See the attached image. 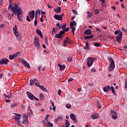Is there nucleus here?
<instances>
[{
  "mask_svg": "<svg viewBox=\"0 0 127 127\" xmlns=\"http://www.w3.org/2000/svg\"><path fill=\"white\" fill-rule=\"evenodd\" d=\"M70 28L72 29L71 31L72 33H74V32H75V31H76V27H70Z\"/></svg>",
  "mask_w": 127,
  "mask_h": 127,
  "instance_id": "obj_35",
  "label": "nucleus"
},
{
  "mask_svg": "<svg viewBox=\"0 0 127 127\" xmlns=\"http://www.w3.org/2000/svg\"><path fill=\"white\" fill-rule=\"evenodd\" d=\"M70 118L75 123H77V120H76V116L75 114L71 113L70 115Z\"/></svg>",
  "mask_w": 127,
  "mask_h": 127,
  "instance_id": "obj_16",
  "label": "nucleus"
},
{
  "mask_svg": "<svg viewBox=\"0 0 127 127\" xmlns=\"http://www.w3.org/2000/svg\"><path fill=\"white\" fill-rule=\"evenodd\" d=\"M16 124L17 126L20 125V121L19 120H16Z\"/></svg>",
  "mask_w": 127,
  "mask_h": 127,
  "instance_id": "obj_50",
  "label": "nucleus"
},
{
  "mask_svg": "<svg viewBox=\"0 0 127 127\" xmlns=\"http://www.w3.org/2000/svg\"><path fill=\"white\" fill-rule=\"evenodd\" d=\"M43 124L45 125V126H47V121L46 120L43 121Z\"/></svg>",
  "mask_w": 127,
  "mask_h": 127,
  "instance_id": "obj_45",
  "label": "nucleus"
},
{
  "mask_svg": "<svg viewBox=\"0 0 127 127\" xmlns=\"http://www.w3.org/2000/svg\"><path fill=\"white\" fill-rule=\"evenodd\" d=\"M110 90H111L112 93H113V94H116V91H115V88H114L113 86H111Z\"/></svg>",
  "mask_w": 127,
  "mask_h": 127,
  "instance_id": "obj_30",
  "label": "nucleus"
},
{
  "mask_svg": "<svg viewBox=\"0 0 127 127\" xmlns=\"http://www.w3.org/2000/svg\"><path fill=\"white\" fill-rule=\"evenodd\" d=\"M97 107L98 109H101V106L100 103H98Z\"/></svg>",
  "mask_w": 127,
  "mask_h": 127,
  "instance_id": "obj_60",
  "label": "nucleus"
},
{
  "mask_svg": "<svg viewBox=\"0 0 127 127\" xmlns=\"http://www.w3.org/2000/svg\"><path fill=\"white\" fill-rule=\"evenodd\" d=\"M85 34H87V35H91L92 34V31L91 29H88L84 31Z\"/></svg>",
  "mask_w": 127,
  "mask_h": 127,
  "instance_id": "obj_19",
  "label": "nucleus"
},
{
  "mask_svg": "<svg viewBox=\"0 0 127 127\" xmlns=\"http://www.w3.org/2000/svg\"><path fill=\"white\" fill-rule=\"evenodd\" d=\"M64 28H66V23H64V24L62 25V29H64Z\"/></svg>",
  "mask_w": 127,
  "mask_h": 127,
  "instance_id": "obj_40",
  "label": "nucleus"
},
{
  "mask_svg": "<svg viewBox=\"0 0 127 127\" xmlns=\"http://www.w3.org/2000/svg\"><path fill=\"white\" fill-rule=\"evenodd\" d=\"M16 106H17V105L16 104V103H14L12 104L11 108V109H13V108H15V107H16Z\"/></svg>",
  "mask_w": 127,
  "mask_h": 127,
  "instance_id": "obj_36",
  "label": "nucleus"
},
{
  "mask_svg": "<svg viewBox=\"0 0 127 127\" xmlns=\"http://www.w3.org/2000/svg\"><path fill=\"white\" fill-rule=\"evenodd\" d=\"M119 30H117V31H115V34L116 35H117V34H119Z\"/></svg>",
  "mask_w": 127,
  "mask_h": 127,
  "instance_id": "obj_58",
  "label": "nucleus"
},
{
  "mask_svg": "<svg viewBox=\"0 0 127 127\" xmlns=\"http://www.w3.org/2000/svg\"><path fill=\"white\" fill-rule=\"evenodd\" d=\"M21 63H22V64H24L26 67H27L28 68H30V65H29V64H28V63H27V62H26V61H25V60H22L21 61Z\"/></svg>",
  "mask_w": 127,
  "mask_h": 127,
  "instance_id": "obj_15",
  "label": "nucleus"
},
{
  "mask_svg": "<svg viewBox=\"0 0 127 127\" xmlns=\"http://www.w3.org/2000/svg\"><path fill=\"white\" fill-rule=\"evenodd\" d=\"M111 89V87L109 85H108L107 87H104L103 90L104 92H109V90Z\"/></svg>",
  "mask_w": 127,
  "mask_h": 127,
  "instance_id": "obj_22",
  "label": "nucleus"
},
{
  "mask_svg": "<svg viewBox=\"0 0 127 127\" xmlns=\"http://www.w3.org/2000/svg\"><path fill=\"white\" fill-rule=\"evenodd\" d=\"M23 118L22 124L28 127V117H27L26 114H24L23 116Z\"/></svg>",
  "mask_w": 127,
  "mask_h": 127,
  "instance_id": "obj_4",
  "label": "nucleus"
},
{
  "mask_svg": "<svg viewBox=\"0 0 127 127\" xmlns=\"http://www.w3.org/2000/svg\"><path fill=\"white\" fill-rule=\"evenodd\" d=\"M87 18H90V17H92V15H93V14L90 12V11H87Z\"/></svg>",
  "mask_w": 127,
  "mask_h": 127,
  "instance_id": "obj_26",
  "label": "nucleus"
},
{
  "mask_svg": "<svg viewBox=\"0 0 127 127\" xmlns=\"http://www.w3.org/2000/svg\"><path fill=\"white\" fill-rule=\"evenodd\" d=\"M35 82H37V79L36 78H34L33 80H30V86H34Z\"/></svg>",
  "mask_w": 127,
  "mask_h": 127,
  "instance_id": "obj_17",
  "label": "nucleus"
},
{
  "mask_svg": "<svg viewBox=\"0 0 127 127\" xmlns=\"http://www.w3.org/2000/svg\"><path fill=\"white\" fill-rule=\"evenodd\" d=\"M41 14H46V13H45V11H43L41 12Z\"/></svg>",
  "mask_w": 127,
  "mask_h": 127,
  "instance_id": "obj_64",
  "label": "nucleus"
},
{
  "mask_svg": "<svg viewBox=\"0 0 127 127\" xmlns=\"http://www.w3.org/2000/svg\"><path fill=\"white\" fill-rule=\"evenodd\" d=\"M36 33H37V34H39V35H40L42 33V32H41V31L39 29H37L36 30Z\"/></svg>",
  "mask_w": 127,
  "mask_h": 127,
  "instance_id": "obj_38",
  "label": "nucleus"
},
{
  "mask_svg": "<svg viewBox=\"0 0 127 127\" xmlns=\"http://www.w3.org/2000/svg\"><path fill=\"white\" fill-rule=\"evenodd\" d=\"M108 60H109L110 62H111L109 70L110 71H114V70L115 69V62H114V60L113 59V58L109 57L108 58Z\"/></svg>",
  "mask_w": 127,
  "mask_h": 127,
  "instance_id": "obj_2",
  "label": "nucleus"
},
{
  "mask_svg": "<svg viewBox=\"0 0 127 127\" xmlns=\"http://www.w3.org/2000/svg\"><path fill=\"white\" fill-rule=\"evenodd\" d=\"M54 11L56 13H60V12H61V7H59L58 8L54 9Z\"/></svg>",
  "mask_w": 127,
  "mask_h": 127,
  "instance_id": "obj_21",
  "label": "nucleus"
},
{
  "mask_svg": "<svg viewBox=\"0 0 127 127\" xmlns=\"http://www.w3.org/2000/svg\"><path fill=\"white\" fill-rule=\"evenodd\" d=\"M64 33H65V31L63 30L61 31L59 34L61 35V36H62V35H63V34H64Z\"/></svg>",
  "mask_w": 127,
  "mask_h": 127,
  "instance_id": "obj_41",
  "label": "nucleus"
},
{
  "mask_svg": "<svg viewBox=\"0 0 127 127\" xmlns=\"http://www.w3.org/2000/svg\"><path fill=\"white\" fill-rule=\"evenodd\" d=\"M26 20L27 21H29V22H30V18H29V16H27Z\"/></svg>",
  "mask_w": 127,
  "mask_h": 127,
  "instance_id": "obj_48",
  "label": "nucleus"
},
{
  "mask_svg": "<svg viewBox=\"0 0 127 127\" xmlns=\"http://www.w3.org/2000/svg\"><path fill=\"white\" fill-rule=\"evenodd\" d=\"M34 43L36 47L37 48V49H39V48H40V44L39 43V39L37 37L35 38Z\"/></svg>",
  "mask_w": 127,
  "mask_h": 127,
  "instance_id": "obj_5",
  "label": "nucleus"
},
{
  "mask_svg": "<svg viewBox=\"0 0 127 127\" xmlns=\"http://www.w3.org/2000/svg\"><path fill=\"white\" fill-rule=\"evenodd\" d=\"M65 127H70V123L68 120H65Z\"/></svg>",
  "mask_w": 127,
  "mask_h": 127,
  "instance_id": "obj_28",
  "label": "nucleus"
},
{
  "mask_svg": "<svg viewBox=\"0 0 127 127\" xmlns=\"http://www.w3.org/2000/svg\"><path fill=\"white\" fill-rule=\"evenodd\" d=\"M91 71L92 72H96V69L95 68H92Z\"/></svg>",
  "mask_w": 127,
  "mask_h": 127,
  "instance_id": "obj_61",
  "label": "nucleus"
},
{
  "mask_svg": "<svg viewBox=\"0 0 127 127\" xmlns=\"http://www.w3.org/2000/svg\"><path fill=\"white\" fill-rule=\"evenodd\" d=\"M41 13V12L40 10L39 9H38L36 11L35 17H36V16H37V14H39L40 15Z\"/></svg>",
  "mask_w": 127,
  "mask_h": 127,
  "instance_id": "obj_29",
  "label": "nucleus"
},
{
  "mask_svg": "<svg viewBox=\"0 0 127 127\" xmlns=\"http://www.w3.org/2000/svg\"><path fill=\"white\" fill-rule=\"evenodd\" d=\"M26 94L29 99H30V100H34V98H35V96H34L33 94H32L31 93L29 92H27Z\"/></svg>",
  "mask_w": 127,
  "mask_h": 127,
  "instance_id": "obj_11",
  "label": "nucleus"
},
{
  "mask_svg": "<svg viewBox=\"0 0 127 127\" xmlns=\"http://www.w3.org/2000/svg\"><path fill=\"white\" fill-rule=\"evenodd\" d=\"M94 44L95 46H96V47H99V46H100V45H101V44L99 43H94Z\"/></svg>",
  "mask_w": 127,
  "mask_h": 127,
  "instance_id": "obj_37",
  "label": "nucleus"
},
{
  "mask_svg": "<svg viewBox=\"0 0 127 127\" xmlns=\"http://www.w3.org/2000/svg\"><path fill=\"white\" fill-rule=\"evenodd\" d=\"M9 58L10 60H12L14 58L13 57V55H10Z\"/></svg>",
  "mask_w": 127,
  "mask_h": 127,
  "instance_id": "obj_47",
  "label": "nucleus"
},
{
  "mask_svg": "<svg viewBox=\"0 0 127 127\" xmlns=\"http://www.w3.org/2000/svg\"><path fill=\"white\" fill-rule=\"evenodd\" d=\"M20 53H19V52H17V53H15V54L13 55L14 58H15V57H18V55H19Z\"/></svg>",
  "mask_w": 127,
  "mask_h": 127,
  "instance_id": "obj_33",
  "label": "nucleus"
},
{
  "mask_svg": "<svg viewBox=\"0 0 127 127\" xmlns=\"http://www.w3.org/2000/svg\"><path fill=\"white\" fill-rule=\"evenodd\" d=\"M69 25L70 27H74V26H76V25H77V23L75 21H72L70 22Z\"/></svg>",
  "mask_w": 127,
  "mask_h": 127,
  "instance_id": "obj_18",
  "label": "nucleus"
},
{
  "mask_svg": "<svg viewBox=\"0 0 127 127\" xmlns=\"http://www.w3.org/2000/svg\"><path fill=\"white\" fill-rule=\"evenodd\" d=\"M40 99L41 100H44V95H43V94H40Z\"/></svg>",
  "mask_w": 127,
  "mask_h": 127,
  "instance_id": "obj_32",
  "label": "nucleus"
},
{
  "mask_svg": "<svg viewBox=\"0 0 127 127\" xmlns=\"http://www.w3.org/2000/svg\"><path fill=\"white\" fill-rule=\"evenodd\" d=\"M47 125H48V127H53V124L51 123L49 121H47Z\"/></svg>",
  "mask_w": 127,
  "mask_h": 127,
  "instance_id": "obj_31",
  "label": "nucleus"
},
{
  "mask_svg": "<svg viewBox=\"0 0 127 127\" xmlns=\"http://www.w3.org/2000/svg\"><path fill=\"white\" fill-rule=\"evenodd\" d=\"M111 112L112 116V119H113V120L118 119V113H117V112L113 110H111Z\"/></svg>",
  "mask_w": 127,
  "mask_h": 127,
  "instance_id": "obj_8",
  "label": "nucleus"
},
{
  "mask_svg": "<svg viewBox=\"0 0 127 127\" xmlns=\"http://www.w3.org/2000/svg\"><path fill=\"white\" fill-rule=\"evenodd\" d=\"M73 78H69L68 79V82H72V81H73Z\"/></svg>",
  "mask_w": 127,
  "mask_h": 127,
  "instance_id": "obj_54",
  "label": "nucleus"
},
{
  "mask_svg": "<svg viewBox=\"0 0 127 127\" xmlns=\"http://www.w3.org/2000/svg\"><path fill=\"white\" fill-rule=\"evenodd\" d=\"M40 89H41V90H43V91H44L45 92H46L47 91V89L44 87L43 85H40L39 86Z\"/></svg>",
  "mask_w": 127,
  "mask_h": 127,
  "instance_id": "obj_27",
  "label": "nucleus"
},
{
  "mask_svg": "<svg viewBox=\"0 0 127 127\" xmlns=\"http://www.w3.org/2000/svg\"><path fill=\"white\" fill-rule=\"evenodd\" d=\"M67 61H68V62H71V61H72V57H68Z\"/></svg>",
  "mask_w": 127,
  "mask_h": 127,
  "instance_id": "obj_39",
  "label": "nucleus"
},
{
  "mask_svg": "<svg viewBox=\"0 0 127 127\" xmlns=\"http://www.w3.org/2000/svg\"><path fill=\"white\" fill-rule=\"evenodd\" d=\"M64 15V13H62L61 15H55L54 17L57 20H63V16Z\"/></svg>",
  "mask_w": 127,
  "mask_h": 127,
  "instance_id": "obj_9",
  "label": "nucleus"
},
{
  "mask_svg": "<svg viewBox=\"0 0 127 127\" xmlns=\"http://www.w3.org/2000/svg\"><path fill=\"white\" fill-rule=\"evenodd\" d=\"M66 107L67 109H70V108H71V105L70 104H66Z\"/></svg>",
  "mask_w": 127,
  "mask_h": 127,
  "instance_id": "obj_49",
  "label": "nucleus"
},
{
  "mask_svg": "<svg viewBox=\"0 0 127 127\" xmlns=\"http://www.w3.org/2000/svg\"><path fill=\"white\" fill-rule=\"evenodd\" d=\"M13 31L17 38H18L19 36V32L17 31V26L16 25H15L14 27L13 28Z\"/></svg>",
  "mask_w": 127,
  "mask_h": 127,
  "instance_id": "obj_7",
  "label": "nucleus"
},
{
  "mask_svg": "<svg viewBox=\"0 0 127 127\" xmlns=\"http://www.w3.org/2000/svg\"><path fill=\"white\" fill-rule=\"evenodd\" d=\"M85 50H90V48L89 47V43H86V46L83 48Z\"/></svg>",
  "mask_w": 127,
  "mask_h": 127,
  "instance_id": "obj_24",
  "label": "nucleus"
},
{
  "mask_svg": "<svg viewBox=\"0 0 127 127\" xmlns=\"http://www.w3.org/2000/svg\"><path fill=\"white\" fill-rule=\"evenodd\" d=\"M72 11L73 13L74 14H75V15H77V14H78V12L75 10L72 9Z\"/></svg>",
  "mask_w": 127,
  "mask_h": 127,
  "instance_id": "obj_42",
  "label": "nucleus"
},
{
  "mask_svg": "<svg viewBox=\"0 0 127 127\" xmlns=\"http://www.w3.org/2000/svg\"><path fill=\"white\" fill-rule=\"evenodd\" d=\"M48 118H49V115H46L45 120L47 122H48V120H48Z\"/></svg>",
  "mask_w": 127,
  "mask_h": 127,
  "instance_id": "obj_51",
  "label": "nucleus"
},
{
  "mask_svg": "<svg viewBox=\"0 0 127 127\" xmlns=\"http://www.w3.org/2000/svg\"><path fill=\"white\" fill-rule=\"evenodd\" d=\"M94 37V35H92L91 36H87L84 37V39H91V38H93Z\"/></svg>",
  "mask_w": 127,
  "mask_h": 127,
  "instance_id": "obj_25",
  "label": "nucleus"
},
{
  "mask_svg": "<svg viewBox=\"0 0 127 127\" xmlns=\"http://www.w3.org/2000/svg\"><path fill=\"white\" fill-rule=\"evenodd\" d=\"M69 27H67L66 28H64V32H67V31H69Z\"/></svg>",
  "mask_w": 127,
  "mask_h": 127,
  "instance_id": "obj_44",
  "label": "nucleus"
},
{
  "mask_svg": "<svg viewBox=\"0 0 127 127\" xmlns=\"http://www.w3.org/2000/svg\"><path fill=\"white\" fill-rule=\"evenodd\" d=\"M99 10L98 9H96L95 10V13H96V14H98V13H99Z\"/></svg>",
  "mask_w": 127,
  "mask_h": 127,
  "instance_id": "obj_59",
  "label": "nucleus"
},
{
  "mask_svg": "<svg viewBox=\"0 0 127 127\" xmlns=\"http://www.w3.org/2000/svg\"><path fill=\"white\" fill-rule=\"evenodd\" d=\"M3 27H4V24L0 25V28H2Z\"/></svg>",
  "mask_w": 127,
  "mask_h": 127,
  "instance_id": "obj_57",
  "label": "nucleus"
},
{
  "mask_svg": "<svg viewBox=\"0 0 127 127\" xmlns=\"http://www.w3.org/2000/svg\"><path fill=\"white\" fill-rule=\"evenodd\" d=\"M8 62H9L8 60H5L4 59H2L0 61V65H4V64L5 65H6L7 64V63H8Z\"/></svg>",
  "mask_w": 127,
  "mask_h": 127,
  "instance_id": "obj_10",
  "label": "nucleus"
},
{
  "mask_svg": "<svg viewBox=\"0 0 127 127\" xmlns=\"http://www.w3.org/2000/svg\"><path fill=\"white\" fill-rule=\"evenodd\" d=\"M29 15L30 16V18L31 19H33L34 18V16L35 15V11L34 10H32L29 12Z\"/></svg>",
  "mask_w": 127,
  "mask_h": 127,
  "instance_id": "obj_14",
  "label": "nucleus"
},
{
  "mask_svg": "<svg viewBox=\"0 0 127 127\" xmlns=\"http://www.w3.org/2000/svg\"><path fill=\"white\" fill-rule=\"evenodd\" d=\"M122 30L124 32H126V31H127V30H126V28H125L124 27H122Z\"/></svg>",
  "mask_w": 127,
  "mask_h": 127,
  "instance_id": "obj_62",
  "label": "nucleus"
},
{
  "mask_svg": "<svg viewBox=\"0 0 127 127\" xmlns=\"http://www.w3.org/2000/svg\"><path fill=\"white\" fill-rule=\"evenodd\" d=\"M11 11L14 13L15 15H17V19L19 21H22V9L21 7L17 6L16 4H13L11 8Z\"/></svg>",
  "mask_w": 127,
  "mask_h": 127,
  "instance_id": "obj_1",
  "label": "nucleus"
},
{
  "mask_svg": "<svg viewBox=\"0 0 127 127\" xmlns=\"http://www.w3.org/2000/svg\"><path fill=\"white\" fill-rule=\"evenodd\" d=\"M59 67H60V70L61 71H63L65 69V65H61L60 64H58Z\"/></svg>",
  "mask_w": 127,
  "mask_h": 127,
  "instance_id": "obj_20",
  "label": "nucleus"
},
{
  "mask_svg": "<svg viewBox=\"0 0 127 127\" xmlns=\"http://www.w3.org/2000/svg\"><path fill=\"white\" fill-rule=\"evenodd\" d=\"M35 86H37V87H39L40 84H39V83L37 82V81H36L35 82Z\"/></svg>",
  "mask_w": 127,
  "mask_h": 127,
  "instance_id": "obj_46",
  "label": "nucleus"
},
{
  "mask_svg": "<svg viewBox=\"0 0 127 127\" xmlns=\"http://www.w3.org/2000/svg\"><path fill=\"white\" fill-rule=\"evenodd\" d=\"M43 16L45 17V15H43L42 16V17L40 18V21L41 22H43V18L42 17H43Z\"/></svg>",
  "mask_w": 127,
  "mask_h": 127,
  "instance_id": "obj_52",
  "label": "nucleus"
},
{
  "mask_svg": "<svg viewBox=\"0 0 127 127\" xmlns=\"http://www.w3.org/2000/svg\"><path fill=\"white\" fill-rule=\"evenodd\" d=\"M122 38H123V32L119 33L118 36L116 37V40L118 43H121Z\"/></svg>",
  "mask_w": 127,
  "mask_h": 127,
  "instance_id": "obj_6",
  "label": "nucleus"
},
{
  "mask_svg": "<svg viewBox=\"0 0 127 127\" xmlns=\"http://www.w3.org/2000/svg\"><path fill=\"white\" fill-rule=\"evenodd\" d=\"M61 89H59V90H58V95H59V96H61Z\"/></svg>",
  "mask_w": 127,
  "mask_h": 127,
  "instance_id": "obj_56",
  "label": "nucleus"
},
{
  "mask_svg": "<svg viewBox=\"0 0 127 127\" xmlns=\"http://www.w3.org/2000/svg\"><path fill=\"white\" fill-rule=\"evenodd\" d=\"M11 1V0H9V2H10L9 6H10V7L11 8H12V7L13 6V5H11V3H10Z\"/></svg>",
  "mask_w": 127,
  "mask_h": 127,
  "instance_id": "obj_53",
  "label": "nucleus"
},
{
  "mask_svg": "<svg viewBox=\"0 0 127 127\" xmlns=\"http://www.w3.org/2000/svg\"><path fill=\"white\" fill-rule=\"evenodd\" d=\"M96 59L95 58H88L87 59V66L88 67H91L92 65H93V63H94V61H95V60Z\"/></svg>",
  "mask_w": 127,
  "mask_h": 127,
  "instance_id": "obj_3",
  "label": "nucleus"
},
{
  "mask_svg": "<svg viewBox=\"0 0 127 127\" xmlns=\"http://www.w3.org/2000/svg\"><path fill=\"white\" fill-rule=\"evenodd\" d=\"M125 89H127V79H125Z\"/></svg>",
  "mask_w": 127,
  "mask_h": 127,
  "instance_id": "obj_43",
  "label": "nucleus"
},
{
  "mask_svg": "<svg viewBox=\"0 0 127 127\" xmlns=\"http://www.w3.org/2000/svg\"><path fill=\"white\" fill-rule=\"evenodd\" d=\"M55 37H56V38H62V37L61 36L60 34H56L55 35Z\"/></svg>",
  "mask_w": 127,
  "mask_h": 127,
  "instance_id": "obj_34",
  "label": "nucleus"
},
{
  "mask_svg": "<svg viewBox=\"0 0 127 127\" xmlns=\"http://www.w3.org/2000/svg\"><path fill=\"white\" fill-rule=\"evenodd\" d=\"M92 119L93 120H96V119H98L99 118V115L98 114H94L91 116Z\"/></svg>",
  "mask_w": 127,
  "mask_h": 127,
  "instance_id": "obj_23",
  "label": "nucleus"
},
{
  "mask_svg": "<svg viewBox=\"0 0 127 127\" xmlns=\"http://www.w3.org/2000/svg\"><path fill=\"white\" fill-rule=\"evenodd\" d=\"M71 42V40H70V38L68 37H66L65 40L64 41L63 46L64 47H66V43H70Z\"/></svg>",
  "mask_w": 127,
  "mask_h": 127,
  "instance_id": "obj_12",
  "label": "nucleus"
},
{
  "mask_svg": "<svg viewBox=\"0 0 127 127\" xmlns=\"http://www.w3.org/2000/svg\"><path fill=\"white\" fill-rule=\"evenodd\" d=\"M15 116H14V119L15 121H18L21 119V115L13 113Z\"/></svg>",
  "mask_w": 127,
  "mask_h": 127,
  "instance_id": "obj_13",
  "label": "nucleus"
},
{
  "mask_svg": "<svg viewBox=\"0 0 127 127\" xmlns=\"http://www.w3.org/2000/svg\"><path fill=\"white\" fill-rule=\"evenodd\" d=\"M34 25L35 26H37V20H35V21H34Z\"/></svg>",
  "mask_w": 127,
  "mask_h": 127,
  "instance_id": "obj_55",
  "label": "nucleus"
},
{
  "mask_svg": "<svg viewBox=\"0 0 127 127\" xmlns=\"http://www.w3.org/2000/svg\"><path fill=\"white\" fill-rule=\"evenodd\" d=\"M58 119H61V120H63V117L62 116H58Z\"/></svg>",
  "mask_w": 127,
  "mask_h": 127,
  "instance_id": "obj_63",
  "label": "nucleus"
}]
</instances>
